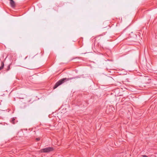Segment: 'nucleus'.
<instances>
[{"instance_id":"obj_1","label":"nucleus","mask_w":157,"mask_h":157,"mask_svg":"<svg viewBox=\"0 0 157 157\" xmlns=\"http://www.w3.org/2000/svg\"><path fill=\"white\" fill-rule=\"evenodd\" d=\"M76 77H72V78H64L62 79H61L59 80L58 82H57L56 84L53 87L54 89H55L58 86L61 85L64 82L68 81L70 80H71L75 78Z\"/></svg>"},{"instance_id":"obj_2","label":"nucleus","mask_w":157,"mask_h":157,"mask_svg":"<svg viewBox=\"0 0 157 157\" xmlns=\"http://www.w3.org/2000/svg\"><path fill=\"white\" fill-rule=\"evenodd\" d=\"M53 150V147H49L41 149L40 151L42 152H48L52 151Z\"/></svg>"},{"instance_id":"obj_3","label":"nucleus","mask_w":157,"mask_h":157,"mask_svg":"<svg viewBox=\"0 0 157 157\" xmlns=\"http://www.w3.org/2000/svg\"><path fill=\"white\" fill-rule=\"evenodd\" d=\"M10 4L11 5V7H13L15 6V2L13 0H12V1H10Z\"/></svg>"},{"instance_id":"obj_4","label":"nucleus","mask_w":157,"mask_h":157,"mask_svg":"<svg viewBox=\"0 0 157 157\" xmlns=\"http://www.w3.org/2000/svg\"><path fill=\"white\" fill-rule=\"evenodd\" d=\"M4 63L3 62H2L1 66L0 67V71L2 70L4 67Z\"/></svg>"},{"instance_id":"obj_5","label":"nucleus","mask_w":157,"mask_h":157,"mask_svg":"<svg viewBox=\"0 0 157 157\" xmlns=\"http://www.w3.org/2000/svg\"><path fill=\"white\" fill-rule=\"evenodd\" d=\"M15 120V119L13 117L12 119V120L11 121V122L13 124H15V122L14 121Z\"/></svg>"},{"instance_id":"obj_6","label":"nucleus","mask_w":157,"mask_h":157,"mask_svg":"<svg viewBox=\"0 0 157 157\" xmlns=\"http://www.w3.org/2000/svg\"><path fill=\"white\" fill-rule=\"evenodd\" d=\"M36 140H37V141H38L40 140V138H37L36 139Z\"/></svg>"},{"instance_id":"obj_7","label":"nucleus","mask_w":157,"mask_h":157,"mask_svg":"<svg viewBox=\"0 0 157 157\" xmlns=\"http://www.w3.org/2000/svg\"><path fill=\"white\" fill-rule=\"evenodd\" d=\"M142 156L143 157H147V155H143Z\"/></svg>"},{"instance_id":"obj_8","label":"nucleus","mask_w":157,"mask_h":157,"mask_svg":"<svg viewBox=\"0 0 157 157\" xmlns=\"http://www.w3.org/2000/svg\"><path fill=\"white\" fill-rule=\"evenodd\" d=\"M27 58V57H26L25 58V59H26Z\"/></svg>"},{"instance_id":"obj_9","label":"nucleus","mask_w":157,"mask_h":157,"mask_svg":"<svg viewBox=\"0 0 157 157\" xmlns=\"http://www.w3.org/2000/svg\"><path fill=\"white\" fill-rule=\"evenodd\" d=\"M156 37H157V35L156 34ZM156 38H157V37H156Z\"/></svg>"}]
</instances>
